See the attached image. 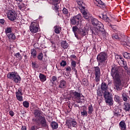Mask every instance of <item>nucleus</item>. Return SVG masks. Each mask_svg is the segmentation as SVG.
Masks as SVG:
<instances>
[{
  "label": "nucleus",
  "instance_id": "1",
  "mask_svg": "<svg viewBox=\"0 0 130 130\" xmlns=\"http://www.w3.org/2000/svg\"><path fill=\"white\" fill-rule=\"evenodd\" d=\"M111 75L114 80V89L117 90V91L122 90L123 84L129 80L128 78H126L125 81L121 79V76H120L118 71V68L116 67H114L112 68Z\"/></svg>",
  "mask_w": 130,
  "mask_h": 130
},
{
  "label": "nucleus",
  "instance_id": "2",
  "mask_svg": "<svg viewBox=\"0 0 130 130\" xmlns=\"http://www.w3.org/2000/svg\"><path fill=\"white\" fill-rule=\"evenodd\" d=\"M107 58H108V56L106 52H102L98 55L96 59L99 63V66H101V69L102 68V67H104L105 66L104 64L106 62H107V61H106V60H107Z\"/></svg>",
  "mask_w": 130,
  "mask_h": 130
},
{
  "label": "nucleus",
  "instance_id": "3",
  "mask_svg": "<svg viewBox=\"0 0 130 130\" xmlns=\"http://www.w3.org/2000/svg\"><path fill=\"white\" fill-rule=\"evenodd\" d=\"M112 38L114 40H118L121 41L123 45L128 46L129 44V39L127 38V37L124 36V40H122L120 38L118 37V35L116 33H114L112 35Z\"/></svg>",
  "mask_w": 130,
  "mask_h": 130
},
{
  "label": "nucleus",
  "instance_id": "4",
  "mask_svg": "<svg viewBox=\"0 0 130 130\" xmlns=\"http://www.w3.org/2000/svg\"><path fill=\"white\" fill-rule=\"evenodd\" d=\"M104 97L106 103L108 104L109 106H112L113 105V99H112V95L110 92H104Z\"/></svg>",
  "mask_w": 130,
  "mask_h": 130
},
{
  "label": "nucleus",
  "instance_id": "5",
  "mask_svg": "<svg viewBox=\"0 0 130 130\" xmlns=\"http://www.w3.org/2000/svg\"><path fill=\"white\" fill-rule=\"evenodd\" d=\"M82 18L81 14H78L77 15L71 17L70 19V22L72 25H76L79 26L80 25V19Z\"/></svg>",
  "mask_w": 130,
  "mask_h": 130
},
{
  "label": "nucleus",
  "instance_id": "6",
  "mask_svg": "<svg viewBox=\"0 0 130 130\" xmlns=\"http://www.w3.org/2000/svg\"><path fill=\"white\" fill-rule=\"evenodd\" d=\"M91 23L92 25L94 26H95L94 28L93 29V30H92V34H95V29H99L100 28H103V24L101 23V22L98 21L97 19L93 18L91 20Z\"/></svg>",
  "mask_w": 130,
  "mask_h": 130
},
{
  "label": "nucleus",
  "instance_id": "7",
  "mask_svg": "<svg viewBox=\"0 0 130 130\" xmlns=\"http://www.w3.org/2000/svg\"><path fill=\"white\" fill-rule=\"evenodd\" d=\"M94 74L95 76V82H100V77H101V71L99 67H94Z\"/></svg>",
  "mask_w": 130,
  "mask_h": 130
},
{
  "label": "nucleus",
  "instance_id": "8",
  "mask_svg": "<svg viewBox=\"0 0 130 130\" xmlns=\"http://www.w3.org/2000/svg\"><path fill=\"white\" fill-rule=\"evenodd\" d=\"M29 30L32 33H37L39 31V25L36 22H31L29 26Z\"/></svg>",
  "mask_w": 130,
  "mask_h": 130
},
{
  "label": "nucleus",
  "instance_id": "9",
  "mask_svg": "<svg viewBox=\"0 0 130 130\" xmlns=\"http://www.w3.org/2000/svg\"><path fill=\"white\" fill-rule=\"evenodd\" d=\"M17 12L15 10L10 11L7 15V17L10 21H15L17 19Z\"/></svg>",
  "mask_w": 130,
  "mask_h": 130
},
{
  "label": "nucleus",
  "instance_id": "10",
  "mask_svg": "<svg viewBox=\"0 0 130 130\" xmlns=\"http://www.w3.org/2000/svg\"><path fill=\"white\" fill-rule=\"evenodd\" d=\"M70 95L72 98L76 99V100H80L81 98V93L76 91L71 90L70 91Z\"/></svg>",
  "mask_w": 130,
  "mask_h": 130
},
{
  "label": "nucleus",
  "instance_id": "11",
  "mask_svg": "<svg viewBox=\"0 0 130 130\" xmlns=\"http://www.w3.org/2000/svg\"><path fill=\"white\" fill-rule=\"evenodd\" d=\"M15 94L17 100H18V101H20V102H23V96H22V95H23V93H22V89L19 88L18 90L16 91Z\"/></svg>",
  "mask_w": 130,
  "mask_h": 130
},
{
  "label": "nucleus",
  "instance_id": "12",
  "mask_svg": "<svg viewBox=\"0 0 130 130\" xmlns=\"http://www.w3.org/2000/svg\"><path fill=\"white\" fill-rule=\"evenodd\" d=\"M80 11L83 14V17L86 20H88V19L90 18V16L89 15V13H87V12L86 11L85 7L81 6V7H80Z\"/></svg>",
  "mask_w": 130,
  "mask_h": 130
},
{
  "label": "nucleus",
  "instance_id": "13",
  "mask_svg": "<svg viewBox=\"0 0 130 130\" xmlns=\"http://www.w3.org/2000/svg\"><path fill=\"white\" fill-rule=\"evenodd\" d=\"M66 124H67L69 128L72 126H73V127H76L77 126V121H76L75 119L68 120L66 121Z\"/></svg>",
  "mask_w": 130,
  "mask_h": 130
},
{
  "label": "nucleus",
  "instance_id": "14",
  "mask_svg": "<svg viewBox=\"0 0 130 130\" xmlns=\"http://www.w3.org/2000/svg\"><path fill=\"white\" fill-rule=\"evenodd\" d=\"M40 119H41V124L42 127H44V128H47L48 127V125L46 122V119H45V118L43 116H41Z\"/></svg>",
  "mask_w": 130,
  "mask_h": 130
},
{
  "label": "nucleus",
  "instance_id": "15",
  "mask_svg": "<svg viewBox=\"0 0 130 130\" xmlns=\"http://www.w3.org/2000/svg\"><path fill=\"white\" fill-rule=\"evenodd\" d=\"M94 33L98 34L101 32L103 35H107V32L104 30V25H103V28L100 27L99 29L96 28L94 29Z\"/></svg>",
  "mask_w": 130,
  "mask_h": 130
},
{
  "label": "nucleus",
  "instance_id": "16",
  "mask_svg": "<svg viewBox=\"0 0 130 130\" xmlns=\"http://www.w3.org/2000/svg\"><path fill=\"white\" fill-rule=\"evenodd\" d=\"M101 89L102 92L104 93H109V92H107V89H108V85L105 82H102L101 86Z\"/></svg>",
  "mask_w": 130,
  "mask_h": 130
},
{
  "label": "nucleus",
  "instance_id": "17",
  "mask_svg": "<svg viewBox=\"0 0 130 130\" xmlns=\"http://www.w3.org/2000/svg\"><path fill=\"white\" fill-rule=\"evenodd\" d=\"M67 87V81L66 80L62 79L59 81V84L58 88L60 89H64Z\"/></svg>",
  "mask_w": 130,
  "mask_h": 130
},
{
  "label": "nucleus",
  "instance_id": "18",
  "mask_svg": "<svg viewBox=\"0 0 130 130\" xmlns=\"http://www.w3.org/2000/svg\"><path fill=\"white\" fill-rule=\"evenodd\" d=\"M119 127L120 130H126V124L124 120H122L119 123Z\"/></svg>",
  "mask_w": 130,
  "mask_h": 130
},
{
  "label": "nucleus",
  "instance_id": "19",
  "mask_svg": "<svg viewBox=\"0 0 130 130\" xmlns=\"http://www.w3.org/2000/svg\"><path fill=\"white\" fill-rule=\"evenodd\" d=\"M81 116L83 117H86L88 116V112L87 111V108L83 107L82 110H80Z\"/></svg>",
  "mask_w": 130,
  "mask_h": 130
},
{
  "label": "nucleus",
  "instance_id": "20",
  "mask_svg": "<svg viewBox=\"0 0 130 130\" xmlns=\"http://www.w3.org/2000/svg\"><path fill=\"white\" fill-rule=\"evenodd\" d=\"M34 114L35 117H36L37 118H38V117H40H40L42 116H40L41 115V110H40V109H35L34 111Z\"/></svg>",
  "mask_w": 130,
  "mask_h": 130
},
{
  "label": "nucleus",
  "instance_id": "21",
  "mask_svg": "<svg viewBox=\"0 0 130 130\" xmlns=\"http://www.w3.org/2000/svg\"><path fill=\"white\" fill-rule=\"evenodd\" d=\"M17 73H17L16 72H9L7 74V78H8V79H10V80H13V79H14L15 76L16 75V74Z\"/></svg>",
  "mask_w": 130,
  "mask_h": 130
},
{
  "label": "nucleus",
  "instance_id": "22",
  "mask_svg": "<svg viewBox=\"0 0 130 130\" xmlns=\"http://www.w3.org/2000/svg\"><path fill=\"white\" fill-rule=\"evenodd\" d=\"M12 80L15 83H20V82H21V77H20V75L17 73L16 75L15 76L14 78Z\"/></svg>",
  "mask_w": 130,
  "mask_h": 130
},
{
  "label": "nucleus",
  "instance_id": "23",
  "mask_svg": "<svg viewBox=\"0 0 130 130\" xmlns=\"http://www.w3.org/2000/svg\"><path fill=\"white\" fill-rule=\"evenodd\" d=\"M94 3L95 6L101 8L102 6H104V3H103L101 0H94Z\"/></svg>",
  "mask_w": 130,
  "mask_h": 130
},
{
  "label": "nucleus",
  "instance_id": "24",
  "mask_svg": "<svg viewBox=\"0 0 130 130\" xmlns=\"http://www.w3.org/2000/svg\"><path fill=\"white\" fill-rule=\"evenodd\" d=\"M61 47H62L63 49H67L69 47V44L67 43V41H62L60 43Z\"/></svg>",
  "mask_w": 130,
  "mask_h": 130
},
{
  "label": "nucleus",
  "instance_id": "25",
  "mask_svg": "<svg viewBox=\"0 0 130 130\" xmlns=\"http://www.w3.org/2000/svg\"><path fill=\"white\" fill-rule=\"evenodd\" d=\"M122 98L125 102H127L129 97L128 96V94L127 93H123L122 94Z\"/></svg>",
  "mask_w": 130,
  "mask_h": 130
},
{
  "label": "nucleus",
  "instance_id": "26",
  "mask_svg": "<svg viewBox=\"0 0 130 130\" xmlns=\"http://www.w3.org/2000/svg\"><path fill=\"white\" fill-rule=\"evenodd\" d=\"M54 32L56 34H59L61 31V27L58 25H55L54 27Z\"/></svg>",
  "mask_w": 130,
  "mask_h": 130
},
{
  "label": "nucleus",
  "instance_id": "27",
  "mask_svg": "<svg viewBox=\"0 0 130 130\" xmlns=\"http://www.w3.org/2000/svg\"><path fill=\"white\" fill-rule=\"evenodd\" d=\"M39 78L41 81V82H45L46 81V76H45L44 74L42 73H40L39 74Z\"/></svg>",
  "mask_w": 130,
  "mask_h": 130
},
{
  "label": "nucleus",
  "instance_id": "28",
  "mask_svg": "<svg viewBox=\"0 0 130 130\" xmlns=\"http://www.w3.org/2000/svg\"><path fill=\"white\" fill-rule=\"evenodd\" d=\"M120 62L123 66V68H124V69H125L126 71H127L128 70V68H127V66L126 65V62L124 60V59L123 58L120 61Z\"/></svg>",
  "mask_w": 130,
  "mask_h": 130
},
{
  "label": "nucleus",
  "instance_id": "29",
  "mask_svg": "<svg viewBox=\"0 0 130 130\" xmlns=\"http://www.w3.org/2000/svg\"><path fill=\"white\" fill-rule=\"evenodd\" d=\"M124 110L126 111H130V103H124Z\"/></svg>",
  "mask_w": 130,
  "mask_h": 130
},
{
  "label": "nucleus",
  "instance_id": "30",
  "mask_svg": "<svg viewBox=\"0 0 130 130\" xmlns=\"http://www.w3.org/2000/svg\"><path fill=\"white\" fill-rule=\"evenodd\" d=\"M9 40H15L16 39V36L14 34L11 33L7 35Z\"/></svg>",
  "mask_w": 130,
  "mask_h": 130
},
{
  "label": "nucleus",
  "instance_id": "31",
  "mask_svg": "<svg viewBox=\"0 0 130 130\" xmlns=\"http://www.w3.org/2000/svg\"><path fill=\"white\" fill-rule=\"evenodd\" d=\"M51 127L54 129H56L58 127V124L56 122H52L51 123Z\"/></svg>",
  "mask_w": 130,
  "mask_h": 130
},
{
  "label": "nucleus",
  "instance_id": "32",
  "mask_svg": "<svg viewBox=\"0 0 130 130\" xmlns=\"http://www.w3.org/2000/svg\"><path fill=\"white\" fill-rule=\"evenodd\" d=\"M13 29V27L8 26L5 29V33L7 35H8L9 34L12 33V29Z\"/></svg>",
  "mask_w": 130,
  "mask_h": 130
},
{
  "label": "nucleus",
  "instance_id": "33",
  "mask_svg": "<svg viewBox=\"0 0 130 130\" xmlns=\"http://www.w3.org/2000/svg\"><path fill=\"white\" fill-rule=\"evenodd\" d=\"M88 114H92V113H93V111H94V109L93 108V106H92V105H90L88 106Z\"/></svg>",
  "mask_w": 130,
  "mask_h": 130
},
{
  "label": "nucleus",
  "instance_id": "34",
  "mask_svg": "<svg viewBox=\"0 0 130 130\" xmlns=\"http://www.w3.org/2000/svg\"><path fill=\"white\" fill-rule=\"evenodd\" d=\"M120 113H121V109H119L117 108L116 111L114 112V116H118L120 115Z\"/></svg>",
  "mask_w": 130,
  "mask_h": 130
},
{
  "label": "nucleus",
  "instance_id": "35",
  "mask_svg": "<svg viewBox=\"0 0 130 130\" xmlns=\"http://www.w3.org/2000/svg\"><path fill=\"white\" fill-rule=\"evenodd\" d=\"M30 53H31L32 56L34 58L36 57V54H37L36 50H35V49H32L31 50Z\"/></svg>",
  "mask_w": 130,
  "mask_h": 130
},
{
  "label": "nucleus",
  "instance_id": "36",
  "mask_svg": "<svg viewBox=\"0 0 130 130\" xmlns=\"http://www.w3.org/2000/svg\"><path fill=\"white\" fill-rule=\"evenodd\" d=\"M123 55L124 58L130 59V53H128L127 52H124L123 53Z\"/></svg>",
  "mask_w": 130,
  "mask_h": 130
},
{
  "label": "nucleus",
  "instance_id": "37",
  "mask_svg": "<svg viewBox=\"0 0 130 130\" xmlns=\"http://www.w3.org/2000/svg\"><path fill=\"white\" fill-rule=\"evenodd\" d=\"M76 66H77V62H76V61H72L71 62V68L72 70L76 69Z\"/></svg>",
  "mask_w": 130,
  "mask_h": 130
},
{
  "label": "nucleus",
  "instance_id": "38",
  "mask_svg": "<svg viewBox=\"0 0 130 130\" xmlns=\"http://www.w3.org/2000/svg\"><path fill=\"white\" fill-rule=\"evenodd\" d=\"M14 56H16V58H18V59H19V60H21V59H22V56L19 52L15 54Z\"/></svg>",
  "mask_w": 130,
  "mask_h": 130
},
{
  "label": "nucleus",
  "instance_id": "39",
  "mask_svg": "<svg viewBox=\"0 0 130 130\" xmlns=\"http://www.w3.org/2000/svg\"><path fill=\"white\" fill-rule=\"evenodd\" d=\"M38 59H39V60H42L43 59V54L42 53H40L38 56Z\"/></svg>",
  "mask_w": 130,
  "mask_h": 130
},
{
  "label": "nucleus",
  "instance_id": "40",
  "mask_svg": "<svg viewBox=\"0 0 130 130\" xmlns=\"http://www.w3.org/2000/svg\"><path fill=\"white\" fill-rule=\"evenodd\" d=\"M53 6H54L53 7V10L55 11V13H58V9L59 6H57V5H53Z\"/></svg>",
  "mask_w": 130,
  "mask_h": 130
},
{
  "label": "nucleus",
  "instance_id": "41",
  "mask_svg": "<svg viewBox=\"0 0 130 130\" xmlns=\"http://www.w3.org/2000/svg\"><path fill=\"white\" fill-rule=\"evenodd\" d=\"M24 7V4H19L18 5V9L19 10H20V11H24V9H23Z\"/></svg>",
  "mask_w": 130,
  "mask_h": 130
},
{
  "label": "nucleus",
  "instance_id": "42",
  "mask_svg": "<svg viewBox=\"0 0 130 130\" xmlns=\"http://www.w3.org/2000/svg\"><path fill=\"white\" fill-rule=\"evenodd\" d=\"M23 105L24 107H25V108H28L29 107V102L28 101H24L23 102Z\"/></svg>",
  "mask_w": 130,
  "mask_h": 130
},
{
  "label": "nucleus",
  "instance_id": "43",
  "mask_svg": "<svg viewBox=\"0 0 130 130\" xmlns=\"http://www.w3.org/2000/svg\"><path fill=\"white\" fill-rule=\"evenodd\" d=\"M115 101L116 102H117V103H119L120 102V99L119 98V96L118 95H115L114 97Z\"/></svg>",
  "mask_w": 130,
  "mask_h": 130
},
{
  "label": "nucleus",
  "instance_id": "44",
  "mask_svg": "<svg viewBox=\"0 0 130 130\" xmlns=\"http://www.w3.org/2000/svg\"><path fill=\"white\" fill-rule=\"evenodd\" d=\"M61 0H53L52 5H58Z\"/></svg>",
  "mask_w": 130,
  "mask_h": 130
},
{
  "label": "nucleus",
  "instance_id": "45",
  "mask_svg": "<svg viewBox=\"0 0 130 130\" xmlns=\"http://www.w3.org/2000/svg\"><path fill=\"white\" fill-rule=\"evenodd\" d=\"M79 28H80V27H78L77 26H73L72 27V30H73V31L74 32V33H76V32H77V31H78V29H79Z\"/></svg>",
  "mask_w": 130,
  "mask_h": 130
},
{
  "label": "nucleus",
  "instance_id": "46",
  "mask_svg": "<svg viewBox=\"0 0 130 130\" xmlns=\"http://www.w3.org/2000/svg\"><path fill=\"white\" fill-rule=\"evenodd\" d=\"M61 67H66L67 66V61L64 60H62L61 62L60 63Z\"/></svg>",
  "mask_w": 130,
  "mask_h": 130
},
{
  "label": "nucleus",
  "instance_id": "47",
  "mask_svg": "<svg viewBox=\"0 0 130 130\" xmlns=\"http://www.w3.org/2000/svg\"><path fill=\"white\" fill-rule=\"evenodd\" d=\"M62 13L64 15H68L69 14V11L66 8H64L62 10Z\"/></svg>",
  "mask_w": 130,
  "mask_h": 130
},
{
  "label": "nucleus",
  "instance_id": "48",
  "mask_svg": "<svg viewBox=\"0 0 130 130\" xmlns=\"http://www.w3.org/2000/svg\"><path fill=\"white\" fill-rule=\"evenodd\" d=\"M80 34H81V35H82V36H85L86 35L87 32H86L85 30H84L82 29L80 31Z\"/></svg>",
  "mask_w": 130,
  "mask_h": 130
},
{
  "label": "nucleus",
  "instance_id": "49",
  "mask_svg": "<svg viewBox=\"0 0 130 130\" xmlns=\"http://www.w3.org/2000/svg\"><path fill=\"white\" fill-rule=\"evenodd\" d=\"M115 58L116 59H118V60H119V61H120V60H121L123 58H122V57H121L120 55H116L115 56Z\"/></svg>",
  "mask_w": 130,
  "mask_h": 130
},
{
  "label": "nucleus",
  "instance_id": "50",
  "mask_svg": "<svg viewBox=\"0 0 130 130\" xmlns=\"http://www.w3.org/2000/svg\"><path fill=\"white\" fill-rule=\"evenodd\" d=\"M56 80H57V78H56V76H53L52 77V84H54L55 81H56Z\"/></svg>",
  "mask_w": 130,
  "mask_h": 130
},
{
  "label": "nucleus",
  "instance_id": "51",
  "mask_svg": "<svg viewBox=\"0 0 130 130\" xmlns=\"http://www.w3.org/2000/svg\"><path fill=\"white\" fill-rule=\"evenodd\" d=\"M102 19L103 20H104L105 21H107L108 20V17H107V15H102Z\"/></svg>",
  "mask_w": 130,
  "mask_h": 130
},
{
  "label": "nucleus",
  "instance_id": "52",
  "mask_svg": "<svg viewBox=\"0 0 130 130\" xmlns=\"http://www.w3.org/2000/svg\"><path fill=\"white\" fill-rule=\"evenodd\" d=\"M66 72H69L70 73V72H72V68L70 66H68L66 68Z\"/></svg>",
  "mask_w": 130,
  "mask_h": 130
},
{
  "label": "nucleus",
  "instance_id": "53",
  "mask_svg": "<svg viewBox=\"0 0 130 130\" xmlns=\"http://www.w3.org/2000/svg\"><path fill=\"white\" fill-rule=\"evenodd\" d=\"M5 22L6 21H5L4 19H0V23L2 24V25H4Z\"/></svg>",
  "mask_w": 130,
  "mask_h": 130
},
{
  "label": "nucleus",
  "instance_id": "54",
  "mask_svg": "<svg viewBox=\"0 0 130 130\" xmlns=\"http://www.w3.org/2000/svg\"><path fill=\"white\" fill-rule=\"evenodd\" d=\"M74 72H75V75L76 76V77H78V71H77V69H73Z\"/></svg>",
  "mask_w": 130,
  "mask_h": 130
},
{
  "label": "nucleus",
  "instance_id": "55",
  "mask_svg": "<svg viewBox=\"0 0 130 130\" xmlns=\"http://www.w3.org/2000/svg\"><path fill=\"white\" fill-rule=\"evenodd\" d=\"M110 26H111V28H112L113 30H116V26L112 25H111Z\"/></svg>",
  "mask_w": 130,
  "mask_h": 130
},
{
  "label": "nucleus",
  "instance_id": "56",
  "mask_svg": "<svg viewBox=\"0 0 130 130\" xmlns=\"http://www.w3.org/2000/svg\"><path fill=\"white\" fill-rule=\"evenodd\" d=\"M9 114L11 115V116H13L14 114V112L13 111H10L9 112Z\"/></svg>",
  "mask_w": 130,
  "mask_h": 130
},
{
  "label": "nucleus",
  "instance_id": "57",
  "mask_svg": "<svg viewBox=\"0 0 130 130\" xmlns=\"http://www.w3.org/2000/svg\"><path fill=\"white\" fill-rule=\"evenodd\" d=\"M30 130H36V128L35 126H32L30 127Z\"/></svg>",
  "mask_w": 130,
  "mask_h": 130
},
{
  "label": "nucleus",
  "instance_id": "58",
  "mask_svg": "<svg viewBox=\"0 0 130 130\" xmlns=\"http://www.w3.org/2000/svg\"><path fill=\"white\" fill-rule=\"evenodd\" d=\"M21 129L22 130H26V129H27V128H26V126H22L21 127Z\"/></svg>",
  "mask_w": 130,
  "mask_h": 130
},
{
  "label": "nucleus",
  "instance_id": "59",
  "mask_svg": "<svg viewBox=\"0 0 130 130\" xmlns=\"http://www.w3.org/2000/svg\"><path fill=\"white\" fill-rule=\"evenodd\" d=\"M70 57H71V58H76V57H77L75 55H71Z\"/></svg>",
  "mask_w": 130,
  "mask_h": 130
},
{
  "label": "nucleus",
  "instance_id": "60",
  "mask_svg": "<svg viewBox=\"0 0 130 130\" xmlns=\"http://www.w3.org/2000/svg\"><path fill=\"white\" fill-rule=\"evenodd\" d=\"M98 95H99V96H102V94H101V92L100 91L98 92Z\"/></svg>",
  "mask_w": 130,
  "mask_h": 130
},
{
  "label": "nucleus",
  "instance_id": "61",
  "mask_svg": "<svg viewBox=\"0 0 130 130\" xmlns=\"http://www.w3.org/2000/svg\"><path fill=\"white\" fill-rule=\"evenodd\" d=\"M16 2H18V3H22L23 2V0H15Z\"/></svg>",
  "mask_w": 130,
  "mask_h": 130
},
{
  "label": "nucleus",
  "instance_id": "62",
  "mask_svg": "<svg viewBox=\"0 0 130 130\" xmlns=\"http://www.w3.org/2000/svg\"><path fill=\"white\" fill-rule=\"evenodd\" d=\"M83 82L84 85H85V84H86V79H83Z\"/></svg>",
  "mask_w": 130,
  "mask_h": 130
},
{
  "label": "nucleus",
  "instance_id": "63",
  "mask_svg": "<svg viewBox=\"0 0 130 130\" xmlns=\"http://www.w3.org/2000/svg\"><path fill=\"white\" fill-rule=\"evenodd\" d=\"M31 64H32V67H34V68H35V64H36V63H34V62H32V63H31Z\"/></svg>",
  "mask_w": 130,
  "mask_h": 130
},
{
  "label": "nucleus",
  "instance_id": "64",
  "mask_svg": "<svg viewBox=\"0 0 130 130\" xmlns=\"http://www.w3.org/2000/svg\"><path fill=\"white\" fill-rule=\"evenodd\" d=\"M35 121H36V122H37V125H39V122H38V121L36 120V119L35 120Z\"/></svg>",
  "mask_w": 130,
  "mask_h": 130
}]
</instances>
